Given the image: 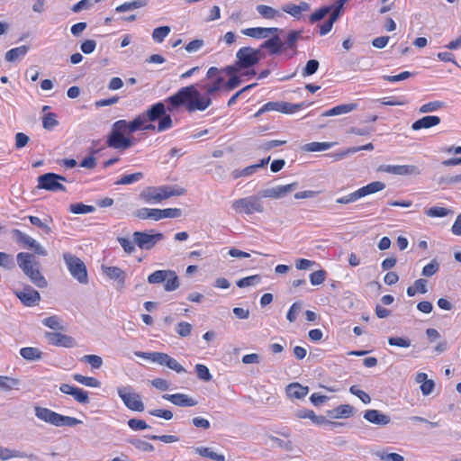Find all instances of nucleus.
Wrapping results in <instances>:
<instances>
[{
    "instance_id": "a18cd8bd",
    "label": "nucleus",
    "mask_w": 461,
    "mask_h": 461,
    "mask_svg": "<svg viewBox=\"0 0 461 461\" xmlns=\"http://www.w3.org/2000/svg\"><path fill=\"white\" fill-rule=\"evenodd\" d=\"M261 281V276L259 275H253L247 277H243L236 282V285L240 288L254 286L259 284Z\"/></svg>"
},
{
    "instance_id": "72a5a7b5",
    "label": "nucleus",
    "mask_w": 461,
    "mask_h": 461,
    "mask_svg": "<svg viewBox=\"0 0 461 461\" xmlns=\"http://www.w3.org/2000/svg\"><path fill=\"white\" fill-rule=\"evenodd\" d=\"M336 145V142H310L303 147V149L307 152H319L327 150Z\"/></svg>"
},
{
    "instance_id": "f704fd0d",
    "label": "nucleus",
    "mask_w": 461,
    "mask_h": 461,
    "mask_svg": "<svg viewBox=\"0 0 461 461\" xmlns=\"http://www.w3.org/2000/svg\"><path fill=\"white\" fill-rule=\"evenodd\" d=\"M12 457H28L34 459L35 456L33 454L27 455L17 450H11L9 448L0 447V459L7 460Z\"/></svg>"
},
{
    "instance_id": "338daca9",
    "label": "nucleus",
    "mask_w": 461,
    "mask_h": 461,
    "mask_svg": "<svg viewBox=\"0 0 461 461\" xmlns=\"http://www.w3.org/2000/svg\"><path fill=\"white\" fill-rule=\"evenodd\" d=\"M82 360L89 364L93 368L99 369L103 366V359L97 355H86Z\"/></svg>"
},
{
    "instance_id": "58836bf2",
    "label": "nucleus",
    "mask_w": 461,
    "mask_h": 461,
    "mask_svg": "<svg viewBox=\"0 0 461 461\" xmlns=\"http://www.w3.org/2000/svg\"><path fill=\"white\" fill-rule=\"evenodd\" d=\"M170 275V270H157L148 276V282L152 285L164 283Z\"/></svg>"
},
{
    "instance_id": "bb28decb",
    "label": "nucleus",
    "mask_w": 461,
    "mask_h": 461,
    "mask_svg": "<svg viewBox=\"0 0 461 461\" xmlns=\"http://www.w3.org/2000/svg\"><path fill=\"white\" fill-rule=\"evenodd\" d=\"M373 149H374L373 143H367L363 146L348 148L343 151L333 153V154H329L328 156L332 158L334 160L338 161V160L343 159L344 158L348 157V155L355 154L360 150H373Z\"/></svg>"
},
{
    "instance_id": "69168bd1",
    "label": "nucleus",
    "mask_w": 461,
    "mask_h": 461,
    "mask_svg": "<svg viewBox=\"0 0 461 461\" xmlns=\"http://www.w3.org/2000/svg\"><path fill=\"white\" fill-rule=\"evenodd\" d=\"M197 377L203 381L208 382L212 380V375L208 367L203 364L195 365Z\"/></svg>"
},
{
    "instance_id": "2eb2a0df",
    "label": "nucleus",
    "mask_w": 461,
    "mask_h": 461,
    "mask_svg": "<svg viewBox=\"0 0 461 461\" xmlns=\"http://www.w3.org/2000/svg\"><path fill=\"white\" fill-rule=\"evenodd\" d=\"M15 295L24 306L32 307L41 302L40 293L31 285H25L21 291H15Z\"/></svg>"
},
{
    "instance_id": "864d4df0",
    "label": "nucleus",
    "mask_w": 461,
    "mask_h": 461,
    "mask_svg": "<svg viewBox=\"0 0 461 461\" xmlns=\"http://www.w3.org/2000/svg\"><path fill=\"white\" fill-rule=\"evenodd\" d=\"M270 161V157L262 158L259 163L249 166L241 170V173H243L244 176H249L252 174H254L258 168L266 167Z\"/></svg>"
},
{
    "instance_id": "412c9836",
    "label": "nucleus",
    "mask_w": 461,
    "mask_h": 461,
    "mask_svg": "<svg viewBox=\"0 0 461 461\" xmlns=\"http://www.w3.org/2000/svg\"><path fill=\"white\" fill-rule=\"evenodd\" d=\"M281 32V30L277 27H270V28H262V27H255V28H248L241 31L242 34L255 38V39H262L267 38L270 34H276V32Z\"/></svg>"
},
{
    "instance_id": "ddd939ff",
    "label": "nucleus",
    "mask_w": 461,
    "mask_h": 461,
    "mask_svg": "<svg viewBox=\"0 0 461 461\" xmlns=\"http://www.w3.org/2000/svg\"><path fill=\"white\" fill-rule=\"evenodd\" d=\"M238 66L243 69H249L258 63V58L251 47H242L236 53Z\"/></svg>"
},
{
    "instance_id": "e433bc0d",
    "label": "nucleus",
    "mask_w": 461,
    "mask_h": 461,
    "mask_svg": "<svg viewBox=\"0 0 461 461\" xmlns=\"http://www.w3.org/2000/svg\"><path fill=\"white\" fill-rule=\"evenodd\" d=\"M148 4L147 0H133L131 2H126L115 8L117 13H123L127 11H131L134 9L141 8L146 6Z\"/></svg>"
},
{
    "instance_id": "de8ad7c7",
    "label": "nucleus",
    "mask_w": 461,
    "mask_h": 461,
    "mask_svg": "<svg viewBox=\"0 0 461 461\" xmlns=\"http://www.w3.org/2000/svg\"><path fill=\"white\" fill-rule=\"evenodd\" d=\"M127 442L143 452H152L154 450L152 444L140 438H129Z\"/></svg>"
},
{
    "instance_id": "09e8293b",
    "label": "nucleus",
    "mask_w": 461,
    "mask_h": 461,
    "mask_svg": "<svg viewBox=\"0 0 461 461\" xmlns=\"http://www.w3.org/2000/svg\"><path fill=\"white\" fill-rule=\"evenodd\" d=\"M332 10V5H326L319 8L310 15V22L312 23L322 20Z\"/></svg>"
},
{
    "instance_id": "a19ab883",
    "label": "nucleus",
    "mask_w": 461,
    "mask_h": 461,
    "mask_svg": "<svg viewBox=\"0 0 461 461\" xmlns=\"http://www.w3.org/2000/svg\"><path fill=\"white\" fill-rule=\"evenodd\" d=\"M311 104H307L305 102L301 104H291L287 102H281L280 113L291 114L297 112L300 108L308 106Z\"/></svg>"
},
{
    "instance_id": "37998d69",
    "label": "nucleus",
    "mask_w": 461,
    "mask_h": 461,
    "mask_svg": "<svg viewBox=\"0 0 461 461\" xmlns=\"http://www.w3.org/2000/svg\"><path fill=\"white\" fill-rule=\"evenodd\" d=\"M302 33H303V31H301V30H299V31H291L288 33L285 41L283 42L285 44V50L286 49L295 50L296 49L297 41L301 37Z\"/></svg>"
},
{
    "instance_id": "f3484780",
    "label": "nucleus",
    "mask_w": 461,
    "mask_h": 461,
    "mask_svg": "<svg viewBox=\"0 0 461 461\" xmlns=\"http://www.w3.org/2000/svg\"><path fill=\"white\" fill-rule=\"evenodd\" d=\"M45 337L48 342L53 346L64 348H73L76 346L75 339L66 334L47 331Z\"/></svg>"
},
{
    "instance_id": "5fc2aeb1",
    "label": "nucleus",
    "mask_w": 461,
    "mask_h": 461,
    "mask_svg": "<svg viewBox=\"0 0 461 461\" xmlns=\"http://www.w3.org/2000/svg\"><path fill=\"white\" fill-rule=\"evenodd\" d=\"M0 267L6 270L14 269L15 263L13 256L5 252H0Z\"/></svg>"
},
{
    "instance_id": "0e129e2a",
    "label": "nucleus",
    "mask_w": 461,
    "mask_h": 461,
    "mask_svg": "<svg viewBox=\"0 0 461 461\" xmlns=\"http://www.w3.org/2000/svg\"><path fill=\"white\" fill-rule=\"evenodd\" d=\"M320 63L317 59H310L303 69V77H309L315 74L319 68Z\"/></svg>"
},
{
    "instance_id": "4468645a",
    "label": "nucleus",
    "mask_w": 461,
    "mask_h": 461,
    "mask_svg": "<svg viewBox=\"0 0 461 461\" xmlns=\"http://www.w3.org/2000/svg\"><path fill=\"white\" fill-rule=\"evenodd\" d=\"M298 187L297 182H293L285 185H277L271 188L263 189L259 192L260 197L279 199L285 197Z\"/></svg>"
},
{
    "instance_id": "393cba45",
    "label": "nucleus",
    "mask_w": 461,
    "mask_h": 461,
    "mask_svg": "<svg viewBox=\"0 0 461 461\" xmlns=\"http://www.w3.org/2000/svg\"><path fill=\"white\" fill-rule=\"evenodd\" d=\"M354 414V407L350 404H341L335 409L327 411V416L331 419L349 418Z\"/></svg>"
},
{
    "instance_id": "423d86ee",
    "label": "nucleus",
    "mask_w": 461,
    "mask_h": 461,
    "mask_svg": "<svg viewBox=\"0 0 461 461\" xmlns=\"http://www.w3.org/2000/svg\"><path fill=\"white\" fill-rule=\"evenodd\" d=\"M231 207L237 213L247 215L262 213L265 210L261 197L258 195L237 199L232 202Z\"/></svg>"
},
{
    "instance_id": "9d476101",
    "label": "nucleus",
    "mask_w": 461,
    "mask_h": 461,
    "mask_svg": "<svg viewBox=\"0 0 461 461\" xmlns=\"http://www.w3.org/2000/svg\"><path fill=\"white\" fill-rule=\"evenodd\" d=\"M66 182L67 178L61 175L55 173H45L38 177V185L40 189L47 191L57 192L66 191L65 185L61 182Z\"/></svg>"
},
{
    "instance_id": "49530a36",
    "label": "nucleus",
    "mask_w": 461,
    "mask_h": 461,
    "mask_svg": "<svg viewBox=\"0 0 461 461\" xmlns=\"http://www.w3.org/2000/svg\"><path fill=\"white\" fill-rule=\"evenodd\" d=\"M69 211L75 214H85L94 212L95 211V208L92 205H86L81 203H77L70 204Z\"/></svg>"
},
{
    "instance_id": "ea45409f",
    "label": "nucleus",
    "mask_w": 461,
    "mask_h": 461,
    "mask_svg": "<svg viewBox=\"0 0 461 461\" xmlns=\"http://www.w3.org/2000/svg\"><path fill=\"white\" fill-rule=\"evenodd\" d=\"M180 285L178 276L176 273L173 270H170V275L164 282V289L167 292H173L176 290Z\"/></svg>"
},
{
    "instance_id": "3c124183",
    "label": "nucleus",
    "mask_w": 461,
    "mask_h": 461,
    "mask_svg": "<svg viewBox=\"0 0 461 461\" xmlns=\"http://www.w3.org/2000/svg\"><path fill=\"white\" fill-rule=\"evenodd\" d=\"M19 384V380L6 375H0V389L10 391Z\"/></svg>"
},
{
    "instance_id": "c756f323",
    "label": "nucleus",
    "mask_w": 461,
    "mask_h": 461,
    "mask_svg": "<svg viewBox=\"0 0 461 461\" xmlns=\"http://www.w3.org/2000/svg\"><path fill=\"white\" fill-rule=\"evenodd\" d=\"M29 50L28 46H20L8 50L5 53V59L7 62H15L18 59L23 58Z\"/></svg>"
},
{
    "instance_id": "f03ea898",
    "label": "nucleus",
    "mask_w": 461,
    "mask_h": 461,
    "mask_svg": "<svg viewBox=\"0 0 461 461\" xmlns=\"http://www.w3.org/2000/svg\"><path fill=\"white\" fill-rule=\"evenodd\" d=\"M223 82L224 78L219 77L212 85L205 86V96H202L194 85L181 87L176 94L166 99V102L168 104L167 109L169 113L174 112L183 105H185L186 111L189 113H193L194 111H204L212 104L210 95H212L214 93L219 91L221 88Z\"/></svg>"
},
{
    "instance_id": "6e6552de",
    "label": "nucleus",
    "mask_w": 461,
    "mask_h": 461,
    "mask_svg": "<svg viewBox=\"0 0 461 461\" xmlns=\"http://www.w3.org/2000/svg\"><path fill=\"white\" fill-rule=\"evenodd\" d=\"M135 355L137 357L149 359L152 362L158 363L161 366H166L168 368L174 370L175 372H176L178 374L186 372V370L183 367L182 365H180L175 358L171 357L167 353H163V352L148 353V352L137 351V352H135Z\"/></svg>"
},
{
    "instance_id": "c85d7f7f",
    "label": "nucleus",
    "mask_w": 461,
    "mask_h": 461,
    "mask_svg": "<svg viewBox=\"0 0 461 461\" xmlns=\"http://www.w3.org/2000/svg\"><path fill=\"white\" fill-rule=\"evenodd\" d=\"M357 107V104L354 103L339 104L323 113L322 116H336L339 114L348 113L349 112L356 110Z\"/></svg>"
},
{
    "instance_id": "6e6d98bb",
    "label": "nucleus",
    "mask_w": 461,
    "mask_h": 461,
    "mask_svg": "<svg viewBox=\"0 0 461 461\" xmlns=\"http://www.w3.org/2000/svg\"><path fill=\"white\" fill-rule=\"evenodd\" d=\"M338 20V13L336 14H330L329 19L321 25L320 27V34L321 36L323 35H326L327 33H329L332 27H333V24L334 23H336Z\"/></svg>"
},
{
    "instance_id": "b1692460",
    "label": "nucleus",
    "mask_w": 461,
    "mask_h": 461,
    "mask_svg": "<svg viewBox=\"0 0 461 461\" xmlns=\"http://www.w3.org/2000/svg\"><path fill=\"white\" fill-rule=\"evenodd\" d=\"M440 118L436 115H426L417 121H415L412 125L411 129L413 131H419L421 129H429L434 126H437L440 123Z\"/></svg>"
},
{
    "instance_id": "9b49d317",
    "label": "nucleus",
    "mask_w": 461,
    "mask_h": 461,
    "mask_svg": "<svg viewBox=\"0 0 461 461\" xmlns=\"http://www.w3.org/2000/svg\"><path fill=\"white\" fill-rule=\"evenodd\" d=\"M11 234L14 240L23 245L24 248L31 249L34 251L35 254L39 256L45 257L48 255L47 249L42 247L39 242H37L33 238L29 235L23 233L18 229H13L11 230Z\"/></svg>"
},
{
    "instance_id": "603ef678",
    "label": "nucleus",
    "mask_w": 461,
    "mask_h": 461,
    "mask_svg": "<svg viewBox=\"0 0 461 461\" xmlns=\"http://www.w3.org/2000/svg\"><path fill=\"white\" fill-rule=\"evenodd\" d=\"M56 114L53 113H46L42 118V126L47 131L53 130L59 125V122L56 119Z\"/></svg>"
},
{
    "instance_id": "2f4dec72",
    "label": "nucleus",
    "mask_w": 461,
    "mask_h": 461,
    "mask_svg": "<svg viewBox=\"0 0 461 461\" xmlns=\"http://www.w3.org/2000/svg\"><path fill=\"white\" fill-rule=\"evenodd\" d=\"M134 216L139 219L146 220L152 219L155 221L160 220V212L159 209H149V208H141L134 212Z\"/></svg>"
},
{
    "instance_id": "f8f14e48",
    "label": "nucleus",
    "mask_w": 461,
    "mask_h": 461,
    "mask_svg": "<svg viewBox=\"0 0 461 461\" xmlns=\"http://www.w3.org/2000/svg\"><path fill=\"white\" fill-rule=\"evenodd\" d=\"M132 239L140 249L150 250L158 241L164 239V234L161 232L150 234L146 231H134Z\"/></svg>"
},
{
    "instance_id": "aec40b11",
    "label": "nucleus",
    "mask_w": 461,
    "mask_h": 461,
    "mask_svg": "<svg viewBox=\"0 0 461 461\" xmlns=\"http://www.w3.org/2000/svg\"><path fill=\"white\" fill-rule=\"evenodd\" d=\"M363 417L368 422L378 426H385L391 422L390 416L378 410H366Z\"/></svg>"
},
{
    "instance_id": "1a4fd4ad",
    "label": "nucleus",
    "mask_w": 461,
    "mask_h": 461,
    "mask_svg": "<svg viewBox=\"0 0 461 461\" xmlns=\"http://www.w3.org/2000/svg\"><path fill=\"white\" fill-rule=\"evenodd\" d=\"M119 397L123 402L124 405L134 411H143L144 403L141 401L140 395L134 392L131 386H122L117 388Z\"/></svg>"
},
{
    "instance_id": "a211bd4d",
    "label": "nucleus",
    "mask_w": 461,
    "mask_h": 461,
    "mask_svg": "<svg viewBox=\"0 0 461 461\" xmlns=\"http://www.w3.org/2000/svg\"><path fill=\"white\" fill-rule=\"evenodd\" d=\"M295 416L298 419H310L316 425L328 424L332 427H337L342 425L341 423L328 420L324 416L316 415L315 412L312 410L301 409L295 412Z\"/></svg>"
},
{
    "instance_id": "7ed1b4c3",
    "label": "nucleus",
    "mask_w": 461,
    "mask_h": 461,
    "mask_svg": "<svg viewBox=\"0 0 461 461\" xmlns=\"http://www.w3.org/2000/svg\"><path fill=\"white\" fill-rule=\"evenodd\" d=\"M19 267L38 288H46L48 282L41 272V264L33 254L20 252L16 256Z\"/></svg>"
},
{
    "instance_id": "13d9d810",
    "label": "nucleus",
    "mask_w": 461,
    "mask_h": 461,
    "mask_svg": "<svg viewBox=\"0 0 461 461\" xmlns=\"http://www.w3.org/2000/svg\"><path fill=\"white\" fill-rule=\"evenodd\" d=\"M444 106V103L440 101H433L421 105L419 109L420 113H428L435 112Z\"/></svg>"
},
{
    "instance_id": "c03bdc74",
    "label": "nucleus",
    "mask_w": 461,
    "mask_h": 461,
    "mask_svg": "<svg viewBox=\"0 0 461 461\" xmlns=\"http://www.w3.org/2000/svg\"><path fill=\"white\" fill-rule=\"evenodd\" d=\"M42 323H43V325H45L46 327H48L51 330H65L64 326L61 324L60 318L57 315H53V316L45 318L42 321Z\"/></svg>"
},
{
    "instance_id": "4be33fe9",
    "label": "nucleus",
    "mask_w": 461,
    "mask_h": 461,
    "mask_svg": "<svg viewBox=\"0 0 461 461\" xmlns=\"http://www.w3.org/2000/svg\"><path fill=\"white\" fill-rule=\"evenodd\" d=\"M102 270L109 279L117 281L120 288L124 286L126 273L120 267L102 266Z\"/></svg>"
},
{
    "instance_id": "4c0bfd02",
    "label": "nucleus",
    "mask_w": 461,
    "mask_h": 461,
    "mask_svg": "<svg viewBox=\"0 0 461 461\" xmlns=\"http://www.w3.org/2000/svg\"><path fill=\"white\" fill-rule=\"evenodd\" d=\"M195 452L199 454L201 456L207 457L215 461H224L225 456L223 455H220L212 450V448L207 447H199L195 448Z\"/></svg>"
},
{
    "instance_id": "680f3d73",
    "label": "nucleus",
    "mask_w": 461,
    "mask_h": 461,
    "mask_svg": "<svg viewBox=\"0 0 461 461\" xmlns=\"http://www.w3.org/2000/svg\"><path fill=\"white\" fill-rule=\"evenodd\" d=\"M302 308H303V303L302 302L298 301V302L294 303L292 304V306L290 307V309L288 310V312L286 314V319L290 322H294L296 320L297 315L302 311Z\"/></svg>"
},
{
    "instance_id": "4d7b16f0",
    "label": "nucleus",
    "mask_w": 461,
    "mask_h": 461,
    "mask_svg": "<svg viewBox=\"0 0 461 461\" xmlns=\"http://www.w3.org/2000/svg\"><path fill=\"white\" fill-rule=\"evenodd\" d=\"M439 267V263L436 259H432L422 268L421 275L426 277H430L438 271Z\"/></svg>"
},
{
    "instance_id": "cd10ccee",
    "label": "nucleus",
    "mask_w": 461,
    "mask_h": 461,
    "mask_svg": "<svg viewBox=\"0 0 461 461\" xmlns=\"http://www.w3.org/2000/svg\"><path fill=\"white\" fill-rule=\"evenodd\" d=\"M385 188V184L380 181L372 182L359 189H357L360 197H365L369 194H373Z\"/></svg>"
},
{
    "instance_id": "052dcab7",
    "label": "nucleus",
    "mask_w": 461,
    "mask_h": 461,
    "mask_svg": "<svg viewBox=\"0 0 461 461\" xmlns=\"http://www.w3.org/2000/svg\"><path fill=\"white\" fill-rule=\"evenodd\" d=\"M117 241L126 254H132L135 251V242L128 238L118 237Z\"/></svg>"
},
{
    "instance_id": "0eeeda50",
    "label": "nucleus",
    "mask_w": 461,
    "mask_h": 461,
    "mask_svg": "<svg viewBox=\"0 0 461 461\" xmlns=\"http://www.w3.org/2000/svg\"><path fill=\"white\" fill-rule=\"evenodd\" d=\"M63 259L71 276L80 284H87L88 276L85 263L69 252L63 254Z\"/></svg>"
},
{
    "instance_id": "c9c22d12",
    "label": "nucleus",
    "mask_w": 461,
    "mask_h": 461,
    "mask_svg": "<svg viewBox=\"0 0 461 461\" xmlns=\"http://www.w3.org/2000/svg\"><path fill=\"white\" fill-rule=\"evenodd\" d=\"M256 9L257 12L265 19H275L282 16V14L278 10L268 5H259Z\"/></svg>"
},
{
    "instance_id": "dca6fc26",
    "label": "nucleus",
    "mask_w": 461,
    "mask_h": 461,
    "mask_svg": "<svg viewBox=\"0 0 461 461\" xmlns=\"http://www.w3.org/2000/svg\"><path fill=\"white\" fill-rule=\"evenodd\" d=\"M379 171L397 176L420 175V170L414 165H382Z\"/></svg>"
},
{
    "instance_id": "8fccbe9b",
    "label": "nucleus",
    "mask_w": 461,
    "mask_h": 461,
    "mask_svg": "<svg viewBox=\"0 0 461 461\" xmlns=\"http://www.w3.org/2000/svg\"><path fill=\"white\" fill-rule=\"evenodd\" d=\"M170 31H171L170 27L167 26V25L157 27L156 29H154V31L152 32V39L156 42L160 43L169 34Z\"/></svg>"
},
{
    "instance_id": "473e14b6",
    "label": "nucleus",
    "mask_w": 461,
    "mask_h": 461,
    "mask_svg": "<svg viewBox=\"0 0 461 461\" xmlns=\"http://www.w3.org/2000/svg\"><path fill=\"white\" fill-rule=\"evenodd\" d=\"M20 355L28 361H36L42 357V352L38 348L33 347L21 348Z\"/></svg>"
},
{
    "instance_id": "f257e3e1",
    "label": "nucleus",
    "mask_w": 461,
    "mask_h": 461,
    "mask_svg": "<svg viewBox=\"0 0 461 461\" xmlns=\"http://www.w3.org/2000/svg\"><path fill=\"white\" fill-rule=\"evenodd\" d=\"M167 107L163 102H158L149 106L145 113L136 116L131 122L119 120L113 122L111 131L107 136L106 144L109 148L115 149H127L133 146L134 141L131 138L125 136V133H133L140 130L154 131L156 126L148 122L158 121L157 131H165L173 127V120Z\"/></svg>"
},
{
    "instance_id": "7c9ffc66",
    "label": "nucleus",
    "mask_w": 461,
    "mask_h": 461,
    "mask_svg": "<svg viewBox=\"0 0 461 461\" xmlns=\"http://www.w3.org/2000/svg\"><path fill=\"white\" fill-rule=\"evenodd\" d=\"M26 218L30 221V222L32 225L42 230L43 232H45L46 234H50L52 231L50 226L49 225V222L52 221L51 217L46 216L43 220H41V218H39L37 216L30 215Z\"/></svg>"
},
{
    "instance_id": "39448f33",
    "label": "nucleus",
    "mask_w": 461,
    "mask_h": 461,
    "mask_svg": "<svg viewBox=\"0 0 461 461\" xmlns=\"http://www.w3.org/2000/svg\"><path fill=\"white\" fill-rule=\"evenodd\" d=\"M185 194V188H175L170 185L158 187H147L140 193V197L146 201L155 200L160 202L172 196H180Z\"/></svg>"
},
{
    "instance_id": "a878e982",
    "label": "nucleus",
    "mask_w": 461,
    "mask_h": 461,
    "mask_svg": "<svg viewBox=\"0 0 461 461\" xmlns=\"http://www.w3.org/2000/svg\"><path fill=\"white\" fill-rule=\"evenodd\" d=\"M285 392L290 398L302 399L308 394L309 387L299 383H292L286 386Z\"/></svg>"
},
{
    "instance_id": "bf43d9fd",
    "label": "nucleus",
    "mask_w": 461,
    "mask_h": 461,
    "mask_svg": "<svg viewBox=\"0 0 461 461\" xmlns=\"http://www.w3.org/2000/svg\"><path fill=\"white\" fill-rule=\"evenodd\" d=\"M142 177H143V174L141 172H136L133 174L123 176L115 184L116 185H131L134 182L140 180Z\"/></svg>"
},
{
    "instance_id": "e2e57ef3",
    "label": "nucleus",
    "mask_w": 461,
    "mask_h": 461,
    "mask_svg": "<svg viewBox=\"0 0 461 461\" xmlns=\"http://www.w3.org/2000/svg\"><path fill=\"white\" fill-rule=\"evenodd\" d=\"M388 344L393 347L409 348L411 346V339L403 337H389Z\"/></svg>"
},
{
    "instance_id": "774afa93",
    "label": "nucleus",
    "mask_w": 461,
    "mask_h": 461,
    "mask_svg": "<svg viewBox=\"0 0 461 461\" xmlns=\"http://www.w3.org/2000/svg\"><path fill=\"white\" fill-rule=\"evenodd\" d=\"M375 456L383 461H404V457L397 453L375 452Z\"/></svg>"
},
{
    "instance_id": "20e7f679",
    "label": "nucleus",
    "mask_w": 461,
    "mask_h": 461,
    "mask_svg": "<svg viewBox=\"0 0 461 461\" xmlns=\"http://www.w3.org/2000/svg\"><path fill=\"white\" fill-rule=\"evenodd\" d=\"M34 411L35 416L39 420L49 424H51L53 426L74 427L76 425L82 423V421L77 418L61 415L45 407L35 406Z\"/></svg>"
},
{
    "instance_id": "6ab92c4d",
    "label": "nucleus",
    "mask_w": 461,
    "mask_h": 461,
    "mask_svg": "<svg viewBox=\"0 0 461 461\" xmlns=\"http://www.w3.org/2000/svg\"><path fill=\"white\" fill-rule=\"evenodd\" d=\"M162 398L179 407H192L198 403L196 400L185 393L164 394Z\"/></svg>"
},
{
    "instance_id": "5701e85b",
    "label": "nucleus",
    "mask_w": 461,
    "mask_h": 461,
    "mask_svg": "<svg viewBox=\"0 0 461 461\" xmlns=\"http://www.w3.org/2000/svg\"><path fill=\"white\" fill-rule=\"evenodd\" d=\"M261 49L268 50L271 55L278 54L285 50V44L277 34H275L270 39L265 41L261 44Z\"/></svg>"
},
{
    "instance_id": "79ce46f5",
    "label": "nucleus",
    "mask_w": 461,
    "mask_h": 461,
    "mask_svg": "<svg viewBox=\"0 0 461 461\" xmlns=\"http://www.w3.org/2000/svg\"><path fill=\"white\" fill-rule=\"evenodd\" d=\"M75 381L89 387L97 388L100 386L101 383L95 377L84 376L80 374H76L73 375Z\"/></svg>"
}]
</instances>
